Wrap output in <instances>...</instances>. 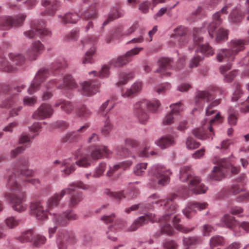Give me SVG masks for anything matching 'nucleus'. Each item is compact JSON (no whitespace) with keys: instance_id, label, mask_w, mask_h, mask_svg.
<instances>
[{"instance_id":"nucleus-1","label":"nucleus","mask_w":249,"mask_h":249,"mask_svg":"<svg viewBox=\"0 0 249 249\" xmlns=\"http://www.w3.org/2000/svg\"><path fill=\"white\" fill-rule=\"evenodd\" d=\"M177 197V195L173 194L168 196L166 199H162L160 196L157 194H154L148 198V201L152 204H160L162 206L163 205L167 207L165 213L160 218H158L155 215L152 214H146L145 215L140 216L137 219L127 230L128 231H134L139 227L142 226L149 221L154 222L159 221L160 223L161 228L160 233H157V236H159L160 233L171 235L173 234L174 229L170 224V220L171 219L172 214L176 213L177 211V206L176 204L173 203V201Z\"/></svg>"},{"instance_id":"nucleus-2","label":"nucleus","mask_w":249,"mask_h":249,"mask_svg":"<svg viewBox=\"0 0 249 249\" xmlns=\"http://www.w3.org/2000/svg\"><path fill=\"white\" fill-rule=\"evenodd\" d=\"M76 188L82 189H88L89 186L84 184L81 181H77L70 185V187L63 189L60 192L54 194L50 197L47 202V208L44 209L43 202L40 200L34 201L31 203L30 208L33 214L36 216L38 220H44L47 218L48 213L50 214L53 209L56 207L63 197L67 194H71Z\"/></svg>"},{"instance_id":"nucleus-3","label":"nucleus","mask_w":249,"mask_h":249,"mask_svg":"<svg viewBox=\"0 0 249 249\" xmlns=\"http://www.w3.org/2000/svg\"><path fill=\"white\" fill-rule=\"evenodd\" d=\"M7 187L11 193H6L5 196L11 203L13 209L18 212L25 211L27 208V205L24 203L26 194L18 183L17 175L14 172L8 178Z\"/></svg>"},{"instance_id":"nucleus-4","label":"nucleus","mask_w":249,"mask_h":249,"mask_svg":"<svg viewBox=\"0 0 249 249\" xmlns=\"http://www.w3.org/2000/svg\"><path fill=\"white\" fill-rule=\"evenodd\" d=\"M180 179L183 182L189 181L188 189H184L180 192V196L185 198L189 196L191 191L195 194L205 193L208 188L203 184H200V179L198 177H193L191 168L189 166H184L180 170Z\"/></svg>"},{"instance_id":"nucleus-5","label":"nucleus","mask_w":249,"mask_h":249,"mask_svg":"<svg viewBox=\"0 0 249 249\" xmlns=\"http://www.w3.org/2000/svg\"><path fill=\"white\" fill-rule=\"evenodd\" d=\"M160 106V101L154 100L149 101L142 100L136 103L134 106V114L142 124L145 123L148 119V115L146 109L152 112H156Z\"/></svg>"},{"instance_id":"nucleus-6","label":"nucleus","mask_w":249,"mask_h":249,"mask_svg":"<svg viewBox=\"0 0 249 249\" xmlns=\"http://www.w3.org/2000/svg\"><path fill=\"white\" fill-rule=\"evenodd\" d=\"M25 87L24 85L17 86L14 90L10 92L9 96L0 105L1 107L11 108L9 114L11 117L19 115L20 112L23 109V106L21 105H18L20 101L19 95L15 93V91L19 92L21 89H24Z\"/></svg>"},{"instance_id":"nucleus-7","label":"nucleus","mask_w":249,"mask_h":249,"mask_svg":"<svg viewBox=\"0 0 249 249\" xmlns=\"http://www.w3.org/2000/svg\"><path fill=\"white\" fill-rule=\"evenodd\" d=\"M246 41L242 39L232 40L231 42L230 49L220 50L216 58L219 62L224 60L231 62L234 60L235 56L245 49Z\"/></svg>"},{"instance_id":"nucleus-8","label":"nucleus","mask_w":249,"mask_h":249,"mask_svg":"<svg viewBox=\"0 0 249 249\" xmlns=\"http://www.w3.org/2000/svg\"><path fill=\"white\" fill-rule=\"evenodd\" d=\"M46 22L44 20H35L31 22V29L24 32V35L28 38L31 39L36 36L39 37L50 36L52 33L48 29L45 28Z\"/></svg>"},{"instance_id":"nucleus-9","label":"nucleus","mask_w":249,"mask_h":249,"mask_svg":"<svg viewBox=\"0 0 249 249\" xmlns=\"http://www.w3.org/2000/svg\"><path fill=\"white\" fill-rule=\"evenodd\" d=\"M171 172L161 165H156L152 167L150 174L153 176L151 185L155 186L156 184L165 185L169 182V176Z\"/></svg>"},{"instance_id":"nucleus-10","label":"nucleus","mask_w":249,"mask_h":249,"mask_svg":"<svg viewBox=\"0 0 249 249\" xmlns=\"http://www.w3.org/2000/svg\"><path fill=\"white\" fill-rule=\"evenodd\" d=\"M217 93L224 95L226 94V91L223 89L219 87H213L210 89V91L198 92L196 96V106L198 107L202 108L206 103L210 102L214 98Z\"/></svg>"},{"instance_id":"nucleus-11","label":"nucleus","mask_w":249,"mask_h":249,"mask_svg":"<svg viewBox=\"0 0 249 249\" xmlns=\"http://www.w3.org/2000/svg\"><path fill=\"white\" fill-rule=\"evenodd\" d=\"M221 119V117L220 112L217 113L214 118L210 120V124L208 125L203 126L193 130V133L194 135L201 140H205L210 138L213 139V136L214 135V133L211 125L215 122H220Z\"/></svg>"},{"instance_id":"nucleus-12","label":"nucleus","mask_w":249,"mask_h":249,"mask_svg":"<svg viewBox=\"0 0 249 249\" xmlns=\"http://www.w3.org/2000/svg\"><path fill=\"white\" fill-rule=\"evenodd\" d=\"M26 18L24 14H19L14 17L5 16L0 18V30H8L12 27L22 25Z\"/></svg>"},{"instance_id":"nucleus-13","label":"nucleus","mask_w":249,"mask_h":249,"mask_svg":"<svg viewBox=\"0 0 249 249\" xmlns=\"http://www.w3.org/2000/svg\"><path fill=\"white\" fill-rule=\"evenodd\" d=\"M55 87L58 89H71L76 88V83L71 75H67L64 77L63 81L60 79H54L49 81L46 85L47 90Z\"/></svg>"},{"instance_id":"nucleus-14","label":"nucleus","mask_w":249,"mask_h":249,"mask_svg":"<svg viewBox=\"0 0 249 249\" xmlns=\"http://www.w3.org/2000/svg\"><path fill=\"white\" fill-rule=\"evenodd\" d=\"M229 161L226 159L220 160L217 165L215 166L210 174V179L213 181H221L227 173V168L230 166Z\"/></svg>"},{"instance_id":"nucleus-15","label":"nucleus","mask_w":249,"mask_h":249,"mask_svg":"<svg viewBox=\"0 0 249 249\" xmlns=\"http://www.w3.org/2000/svg\"><path fill=\"white\" fill-rule=\"evenodd\" d=\"M50 75V72L48 69L45 68L40 69L36 74L28 89V93L32 94L39 90L41 84L46 80Z\"/></svg>"},{"instance_id":"nucleus-16","label":"nucleus","mask_w":249,"mask_h":249,"mask_svg":"<svg viewBox=\"0 0 249 249\" xmlns=\"http://www.w3.org/2000/svg\"><path fill=\"white\" fill-rule=\"evenodd\" d=\"M201 29H195L193 32V40L196 45H197V51L200 52L207 56L212 55L214 53L212 48L208 44L200 45V43L203 41V37L201 36Z\"/></svg>"},{"instance_id":"nucleus-17","label":"nucleus","mask_w":249,"mask_h":249,"mask_svg":"<svg viewBox=\"0 0 249 249\" xmlns=\"http://www.w3.org/2000/svg\"><path fill=\"white\" fill-rule=\"evenodd\" d=\"M41 4L46 8L45 10L40 13L41 16H54L55 12L60 9L61 3L58 0H41Z\"/></svg>"},{"instance_id":"nucleus-18","label":"nucleus","mask_w":249,"mask_h":249,"mask_svg":"<svg viewBox=\"0 0 249 249\" xmlns=\"http://www.w3.org/2000/svg\"><path fill=\"white\" fill-rule=\"evenodd\" d=\"M97 41V38L96 37L91 36L85 39L84 41H81V43L83 47L88 48L90 47L89 51H88L83 59L82 63L86 64L87 63H92L93 62L92 55L94 54L95 48L94 47L95 43Z\"/></svg>"},{"instance_id":"nucleus-19","label":"nucleus","mask_w":249,"mask_h":249,"mask_svg":"<svg viewBox=\"0 0 249 249\" xmlns=\"http://www.w3.org/2000/svg\"><path fill=\"white\" fill-rule=\"evenodd\" d=\"M28 160L26 157H21L16 163L13 169L14 172H20L21 176L27 177L32 176L34 172L32 170L27 169L28 166Z\"/></svg>"},{"instance_id":"nucleus-20","label":"nucleus","mask_w":249,"mask_h":249,"mask_svg":"<svg viewBox=\"0 0 249 249\" xmlns=\"http://www.w3.org/2000/svg\"><path fill=\"white\" fill-rule=\"evenodd\" d=\"M44 49V45L40 41H35L32 42L30 48L26 51V55L29 60H36Z\"/></svg>"},{"instance_id":"nucleus-21","label":"nucleus","mask_w":249,"mask_h":249,"mask_svg":"<svg viewBox=\"0 0 249 249\" xmlns=\"http://www.w3.org/2000/svg\"><path fill=\"white\" fill-rule=\"evenodd\" d=\"M53 113L52 106L48 104H42L33 114L32 118L36 120H43L50 117Z\"/></svg>"},{"instance_id":"nucleus-22","label":"nucleus","mask_w":249,"mask_h":249,"mask_svg":"<svg viewBox=\"0 0 249 249\" xmlns=\"http://www.w3.org/2000/svg\"><path fill=\"white\" fill-rule=\"evenodd\" d=\"M80 85L82 94L88 96H92L98 92L100 87V84L93 80L85 81Z\"/></svg>"},{"instance_id":"nucleus-23","label":"nucleus","mask_w":249,"mask_h":249,"mask_svg":"<svg viewBox=\"0 0 249 249\" xmlns=\"http://www.w3.org/2000/svg\"><path fill=\"white\" fill-rule=\"evenodd\" d=\"M159 68L155 72L160 73L162 76H168L170 75L173 64L172 59L168 58H161L159 61Z\"/></svg>"},{"instance_id":"nucleus-24","label":"nucleus","mask_w":249,"mask_h":249,"mask_svg":"<svg viewBox=\"0 0 249 249\" xmlns=\"http://www.w3.org/2000/svg\"><path fill=\"white\" fill-rule=\"evenodd\" d=\"M174 34L172 37L178 40V45L182 46L185 45L188 41V37L186 36L187 30L183 26H179L174 30Z\"/></svg>"},{"instance_id":"nucleus-25","label":"nucleus","mask_w":249,"mask_h":249,"mask_svg":"<svg viewBox=\"0 0 249 249\" xmlns=\"http://www.w3.org/2000/svg\"><path fill=\"white\" fill-rule=\"evenodd\" d=\"M143 50L142 47L135 48L126 52L125 54L119 57L114 63L115 67H121L127 64L131 59L130 58L133 55L138 54Z\"/></svg>"},{"instance_id":"nucleus-26","label":"nucleus","mask_w":249,"mask_h":249,"mask_svg":"<svg viewBox=\"0 0 249 249\" xmlns=\"http://www.w3.org/2000/svg\"><path fill=\"white\" fill-rule=\"evenodd\" d=\"M55 215L54 219L56 223L58 225H66L68 224L69 221L76 220L78 218L77 215L72 210H69L65 212L63 215Z\"/></svg>"},{"instance_id":"nucleus-27","label":"nucleus","mask_w":249,"mask_h":249,"mask_svg":"<svg viewBox=\"0 0 249 249\" xmlns=\"http://www.w3.org/2000/svg\"><path fill=\"white\" fill-rule=\"evenodd\" d=\"M74 237L71 232H69L67 231H62L59 232L57 242L59 249H65L66 244L67 243L73 242Z\"/></svg>"},{"instance_id":"nucleus-28","label":"nucleus","mask_w":249,"mask_h":249,"mask_svg":"<svg viewBox=\"0 0 249 249\" xmlns=\"http://www.w3.org/2000/svg\"><path fill=\"white\" fill-rule=\"evenodd\" d=\"M221 222L225 227L234 231L236 235H239V233L236 232V229L239 225V222L235 219L234 217L229 213L225 214L222 217Z\"/></svg>"},{"instance_id":"nucleus-29","label":"nucleus","mask_w":249,"mask_h":249,"mask_svg":"<svg viewBox=\"0 0 249 249\" xmlns=\"http://www.w3.org/2000/svg\"><path fill=\"white\" fill-rule=\"evenodd\" d=\"M111 152L106 146H97L92 149L90 153L93 160H98L103 158H108Z\"/></svg>"},{"instance_id":"nucleus-30","label":"nucleus","mask_w":249,"mask_h":249,"mask_svg":"<svg viewBox=\"0 0 249 249\" xmlns=\"http://www.w3.org/2000/svg\"><path fill=\"white\" fill-rule=\"evenodd\" d=\"M222 20L223 17L220 12H216L213 15V21L208 27V33L211 38L213 37L214 30L222 23Z\"/></svg>"},{"instance_id":"nucleus-31","label":"nucleus","mask_w":249,"mask_h":249,"mask_svg":"<svg viewBox=\"0 0 249 249\" xmlns=\"http://www.w3.org/2000/svg\"><path fill=\"white\" fill-rule=\"evenodd\" d=\"M101 220L106 224L110 223L114 221L115 222V225L109 227L110 231H112V229L116 230L117 229L124 228V223L120 220H116L114 213H112L109 215H104L102 217Z\"/></svg>"},{"instance_id":"nucleus-32","label":"nucleus","mask_w":249,"mask_h":249,"mask_svg":"<svg viewBox=\"0 0 249 249\" xmlns=\"http://www.w3.org/2000/svg\"><path fill=\"white\" fill-rule=\"evenodd\" d=\"M76 164L72 160V158L65 159L62 161V166L65 168L61 170V172L65 176H69L76 170Z\"/></svg>"},{"instance_id":"nucleus-33","label":"nucleus","mask_w":249,"mask_h":249,"mask_svg":"<svg viewBox=\"0 0 249 249\" xmlns=\"http://www.w3.org/2000/svg\"><path fill=\"white\" fill-rule=\"evenodd\" d=\"M9 57L10 60L12 61L13 65L10 64L9 62L7 61L8 63V65L12 66L15 68V69L13 71L16 70V66H21L25 61V58L24 56L21 54L10 53L9 54ZM11 72H12V71Z\"/></svg>"},{"instance_id":"nucleus-34","label":"nucleus","mask_w":249,"mask_h":249,"mask_svg":"<svg viewBox=\"0 0 249 249\" xmlns=\"http://www.w3.org/2000/svg\"><path fill=\"white\" fill-rule=\"evenodd\" d=\"M54 106L55 107L60 106L61 110L67 114L71 113L74 108V107L71 102L63 99L56 101Z\"/></svg>"},{"instance_id":"nucleus-35","label":"nucleus","mask_w":249,"mask_h":249,"mask_svg":"<svg viewBox=\"0 0 249 249\" xmlns=\"http://www.w3.org/2000/svg\"><path fill=\"white\" fill-rule=\"evenodd\" d=\"M88 127L89 125L85 124L79 128L77 132H72L67 133L64 137H62V141L63 142H71L74 141L79 137V135L77 133L78 132H83L85 131Z\"/></svg>"},{"instance_id":"nucleus-36","label":"nucleus","mask_w":249,"mask_h":249,"mask_svg":"<svg viewBox=\"0 0 249 249\" xmlns=\"http://www.w3.org/2000/svg\"><path fill=\"white\" fill-rule=\"evenodd\" d=\"M124 15V12L122 9L118 7H113L110 11L107 18L103 23V25H106L109 22L123 17Z\"/></svg>"},{"instance_id":"nucleus-37","label":"nucleus","mask_w":249,"mask_h":249,"mask_svg":"<svg viewBox=\"0 0 249 249\" xmlns=\"http://www.w3.org/2000/svg\"><path fill=\"white\" fill-rule=\"evenodd\" d=\"M231 68V64L230 63L223 66H221L220 68V71L221 73L224 75L225 79L227 82H231L237 75V72L236 70H234L230 71L227 74H225L226 71L230 70Z\"/></svg>"},{"instance_id":"nucleus-38","label":"nucleus","mask_w":249,"mask_h":249,"mask_svg":"<svg viewBox=\"0 0 249 249\" xmlns=\"http://www.w3.org/2000/svg\"><path fill=\"white\" fill-rule=\"evenodd\" d=\"M58 17L64 24L75 23L80 19V16L76 13H67L64 16L59 15Z\"/></svg>"},{"instance_id":"nucleus-39","label":"nucleus","mask_w":249,"mask_h":249,"mask_svg":"<svg viewBox=\"0 0 249 249\" xmlns=\"http://www.w3.org/2000/svg\"><path fill=\"white\" fill-rule=\"evenodd\" d=\"M132 165V162L130 161H126L120 162V163L114 165L112 167H110L107 171L106 176L108 177L112 176L113 174L115 173L119 169L122 168L124 170L127 169Z\"/></svg>"},{"instance_id":"nucleus-40","label":"nucleus","mask_w":249,"mask_h":249,"mask_svg":"<svg viewBox=\"0 0 249 249\" xmlns=\"http://www.w3.org/2000/svg\"><path fill=\"white\" fill-rule=\"evenodd\" d=\"M175 143L174 138L171 136L163 137L157 141L155 143L161 148H166L174 144Z\"/></svg>"},{"instance_id":"nucleus-41","label":"nucleus","mask_w":249,"mask_h":249,"mask_svg":"<svg viewBox=\"0 0 249 249\" xmlns=\"http://www.w3.org/2000/svg\"><path fill=\"white\" fill-rule=\"evenodd\" d=\"M142 88V83L140 82L134 83L130 89H127L125 92H122V96L124 97H129L133 94L140 91Z\"/></svg>"},{"instance_id":"nucleus-42","label":"nucleus","mask_w":249,"mask_h":249,"mask_svg":"<svg viewBox=\"0 0 249 249\" xmlns=\"http://www.w3.org/2000/svg\"><path fill=\"white\" fill-rule=\"evenodd\" d=\"M67 66L65 60L62 59L56 60L51 65L50 69L51 71L53 72L54 75L60 73L61 69L65 68Z\"/></svg>"},{"instance_id":"nucleus-43","label":"nucleus","mask_w":249,"mask_h":249,"mask_svg":"<svg viewBox=\"0 0 249 249\" xmlns=\"http://www.w3.org/2000/svg\"><path fill=\"white\" fill-rule=\"evenodd\" d=\"M36 232L34 230H29L23 232L18 237V240L21 242H31L33 243Z\"/></svg>"},{"instance_id":"nucleus-44","label":"nucleus","mask_w":249,"mask_h":249,"mask_svg":"<svg viewBox=\"0 0 249 249\" xmlns=\"http://www.w3.org/2000/svg\"><path fill=\"white\" fill-rule=\"evenodd\" d=\"M243 13L238 8H234L229 16V20L231 22L238 23L243 18Z\"/></svg>"},{"instance_id":"nucleus-45","label":"nucleus","mask_w":249,"mask_h":249,"mask_svg":"<svg viewBox=\"0 0 249 249\" xmlns=\"http://www.w3.org/2000/svg\"><path fill=\"white\" fill-rule=\"evenodd\" d=\"M180 221V218H178V216L176 215L174 216L173 223L175 228L178 231H180L184 233H187L192 231L195 229L194 227L191 228H186L183 227L181 225L179 224Z\"/></svg>"},{"instance_id":"nucleus-46","label":"nucleus","mask_w":249,"mask_h":249,"mask_svg":"<svg viewBox=\"0 0 249 249\" xmlns=\"http://www.w3.org/2000/svg\"><path fill=\"white\" fill-rule=\"evenodd\" d=\"M202 241V238L200 236H197L184 237L183 239L184 245L188 247L200 244Z\"/></svg>"},{"instance_id":"nucleus-47","label":"nucleus","mask_w":249,"mask_h":249,"mask_svg":"<svg viewBox=\"0 0 249 249\" xmlns=\"http://www.w3.org/2000/svg\"><path fill=\"white\" fill-rule=\"evenodd\" d=\"M97 16V10L95 6L90 7L83 14V17L85 19H94L96 18Z\"/></svg>"},{"instance_id":"nucleus-48","label":"nucleus","mask_w":249,"mask_h":249,"mask_svg":"<svg viewBox=\"0 0 249 249\" xmlns=\"http://www.w3.org/2000/svg\"><path fill=\"white\" fill-rule=\"evenodd\" d=\"M144 147L139 153V156L142 158H148L150 156L157 155V153L155 151L151 150L149 152L150 146L148 145V142L145 141L144 142Z\"/></svg>"},{"instance_id":"nucleus-49","label":"nucleus","mask_w":249,"mask_h":249,"mask_svg":"<svg viewBox=\"0 0 249 249\" xmlns=\"http://www.w3.org/2000/svg\"><path fill=\"white\" fill-rule=\"evenodd\" d=\"M134 76L132 72L126 73L125 72H121L119 74V79L116 83L117 86H120L125 84L127 81L133 78Z\"/></svg>"},{"instance_id":"nucleus-50","label":"nucleus","mask_w":249,"mask_h":249,"mask_svg":"<svg viewBox=\"0 0 249 249\" xmlns=\"http://www.w3.org/2000/svg\"><path fill=\"white\" fill-rule=\"evenodd\" d=\"M228 112L229 114L228 118L229 124L231 125H235L236 124L238 120V112L233 108L230 107L229 109Z\"/></svg>"},{"instance_id":"nucleus-51","label":"nucleus","mask_w":249,"mask_h":249,"mask_svg":"<svg viewBox=\"0 0 249 249\" xmlns=\"http://www.w3.org/2000/svg\"><path fill=\"white\" fill-rule=\"evenodd\" d=\"M104 194L107 196L112 197L116 200L120 201L122 198L125 197L124 192H113L108 189L105 190Z\"/></svg>"},{"instance_id":"nucleus-52","label":"nucleus","mask_w":249,"mask_h":249,"mask_svg":"<svg viewBox=\"0 0 249 249\" xmlns=\"http://www.w3.org/2000/svg\"><path fill=\"white\" fill-rule=\"evenodd\" d=\"M152 208V206L150 204H139L138 205H134L126 209L125 212L129 213L131 211H135L139 209L142 211H146L150 210Z\"/></svg>"},{"instance_id":"nucleus-53","label":"nucleus","mask_w":249,"mask_h":249,"mask_svg":"<svg viewBox=\"0 0 249 249\" xmlns=\"http://www.w3.org/2000/svg\"><path fill=\"white\" fill-rule=\"evenodd\" d=\"M210 244L211 248L217 246H223L224 244V239L222 236L215 235L211 238Z\"/></svg>"},{"instance_id":"nucleus-54","label":"nucleus","mask_w":249,"mask_h":249,"mask_svg":"<svg viewBox=\"0 0 249 249\" xmlns=\"http://www.w3.org/2000/svg\"><path fill=\"white\" fill-rule=\"evenodd\" d=\"M75 164L79 167H88L90 165V160L88 155H83L75 161Z\"/></svg>"},{"instance_id":"nucleus-55","label":"nucleus","mask_w":249,"mask_h":249,"mask_svg":"<svg viewBox=\"0 0 249 249\" xmlns=\"http://www.w3.org/2000/svg\"><path fill=\"white\" fill-rule=\"evenodd\" d=\"M109 68L107 66H104L99 71H92L89 72V74H94V76H98L100 78L107 77L109 75Z\"/></svg>"},{"instance_id":"nucleus-56","label":"nucleus","mask_w":249,"mask_h":249,"mask_svg":"<svg viewBox=\"0 0 249 249\" xmlns=\"http://www.w3.org/2000/svg\"><path fill=\"white\" fill-rule=\"evenodd\" d=\"M106 169V163L105 162H101L95 168L92 175V177L95 178H99L102 176Z\"/></svg>"},{"instance_id":"nucleus-57","label":"nucleus","mask_w":249,"mask_h":249,"mask_svg":"<svg viewBox=\"0 0 249 249\" xmlns=\"http://www.w3.org/2000/svg\"><path fill=\"white\" fill-rule=\"evenodd\" d=\"M110 101L108 100L103 103V104L100 107L99 112L101 115L106 116L108 111L113 107L114 105L112 104L110 105L109 107H107Z\"/></svg>"},{"instance_id":"nucleus-58","label":"nucleus","mask_w":249,"mask_h":249,"mask_svg":"<svg viewBox=\"0 0 249 249\" xmlns=\"http://www.w3.org/2000/svg\"><path fill=\"white\" fill-rule=\"evenodd\" d=\"M146 167V163H141L137 164L134 168V174L137 176L142 175L145 172Z\"/></svg>"},{"instance_id":"nucleus-59","label":"nucleus","mask_w":249,"mask_h":249,"mask_svg":"<svg viewBox=\"0 0 249 249\" xmlns=\"http://www.w3.org/2000/svg\"><path fill=\"white\" fill-rule=\"evenodd\" d=\"M20 223V220L11 216L5 220L6 226L10 229H13L18 226Z\"/></svg>"},{"instance_id":"nucleus-60","label":"nucleus","mask_w":249,"mask_h":249,"mask_svg":"<svg viewBox=\"0 0 249 249\" xmlns=\"http://www.w3.org/2000/svg\"><path fill=\"white\" fill-rule=\"evenodd\" d=\"M228 32L227 30H224L223 28H220L216 34V41L219 42L227 38Z\"/></svg>"},{"instance_id":"nucleus-61","label":"nucleus","mask_w":249,"mask_h":249,"mask_svg":"<svg viewBox=\"0 0 249 249\" xmlns=\"http://www.w3.org/2000/svg\"><path fill=\"white\" fill-rule=\"evenodd\" d=\"M83 199L82 193L77 192L76 194L72 195L71 198L70 205L74 206L78 204Z\"/></svg>"},{"instance_id":"nucleus-62","label":"nucleus","mask_w":249,"mask_h":249,"mask_svg":"<svg viewBox=\"0 0 249 249\" xmlns=\"http://www.w3.org/2000/svg\"><path fill=\"white\" fill-rule=\"evenodd\" d=\"M190 203L192 205V208H193L194 210L196 212L205 210L208 206V204L207 202H193Z\"/></svg>"},{"instance_id":"nucleus-63","label":"nucleus","mask_w":249,"mask_h":249,"mask_svg":"<svg viewBox=\"0 0 249 249\" xmlns=\"http://www.w3.org/2000/svg\"><path fill=\"white\" fill-rule=\"evenodd\" d=\"M220 99H217L211 102L206 108V115L209 116L214 113L215 110L213 109V107L219 105L220 103Z\"/></svg>"},{"instance_id":"nucleus-64","label":"nucleus","mask_w":249,"mask_h":249,"mask_svg":"<svg viewBox=\"0 0 249 249\" xmlns=\"http://www.w3.org/2000/svg\"><path fill=\"white\" fill-rule=\"evenodd\" d=\"M46 238L44 236L36 233L33 243L35 246L39 247L44 244Z\"/></svg>"}]
</instances>
